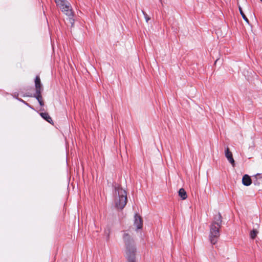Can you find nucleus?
<instances>
[{"instance_id": "0eeeda50", "label": "nucleus", "mask_w": 262, "mask_h": 262, "mask_svg": "<svg viewBox=\"0 0 262 262\" xmlns=\"http://www.w3.org/2000/svg\"><path fill=\"white\" fill-rule=\"evenodd\" d=\"M134 225L136 227L137 229H140L142 228L143 221L140 216L136 214L135 215Z\"/></svg>"}, {"instance_id": "4468645a", "label": "nucleus", "mask_w": 262, "mask_h": 262, "mask_svg": "<svg viewBox=\"0 0 262 262\" xmlns=\"http://www.w3.org/2000/svg\"><path fill=\"white\" fill-rule=\"evenodd\" d=\"M258 231L256 229H253L250 233V237L252 239H254L257 236V234L258 233Z\"/></svg>"}, {"instance_id": "9b49d317", "label": "nucleus", "mask_w": 262, "mask_h": 262, "mask_svg": "<svg viewBox=\"0 0 262 262\" xmlns=\"http://www.w3.org/2000/svg\"><path fill=\"white\" fill-rule=\"evenodd\" d=\"M178 193H179V196L181 197L182 200H185L187 199V194L186 191L185 190V189L184 188H182L180 189Z\"/></svg>"}, {"instance_id": "f3484780", "label": "nucleus", "mask_w": 262, "mask_h": 262, "mask_svg": "<svg viewBox=\"0 0 262 262\" xmlns=\"http://www.w3.org/2000/svg\"><path fill=\"white\" fill-rule=\"evenodd\" d=\"M127 261L128 262H136V260H135V258L128 259H127Z\"/></svg>"}, {"instance_id": "6ab92c4d", "label": "nucleus", "mask_w": 262, "mask_h": 262, "mask_svg": "<svg viewBox=\"0 0 262 262\" xmlns=\"http://www.w3.org/2000/svg\"><path fill=\"white\" fill-rule=\"evenodd\" d=\"M260 1L262 2V0H260Z\"/></svg>"}, {"instance_id": "7ed1b4c3", "label": "nucleus", "mask_w": 262, "mask_h": 262, "mask_svg": "<svg viewBox=\"0 0 262 262\" xmlns=\"http://www.w3.org/2000/svg\"><path fill=\"white\" fill-rule=\"evenodd\" d=\"M123 238L126 246L127 259L135 258L136 249L134 246L133 238L128 233H124Z\"/></svg>"}, {"instance_id": "39448f33", "label": "nucleus", "mask_w": 262, "mask_h": 262, "mask_svg": "<svg viewBox=\"0 0 262 262\" xmlns=\"http://www.w3.org/2000/svg\"><path fill=\"white\" fill-rule=\"evenodd\" d=\"M60 9L61 11L68 16L70 17L73 16V11L70 3H67L64 6L62 7Z\"/></svg>"}, {"instance_id": "f8f14e48", "label": "nucleus", "mask_w": 262, "mask_h": 262, "mask_svg": "<svg viewBox=\"0 0 262 262\" xmlns=\"http://www.w3.org/2000/svg\"><path fill=\"white\" fill-rule=\"evenodd\" d=\"M55 2L57 6L59 7L60 8L64 6L67 3H69L67 0H55Z\"/></svg>"}, {"instance_id": "1a4fd4ad", "label": "nucleus", "mask_w": 262, "mask_h": 262, "mask_svg": "<svg viewBox=\"0 0 262 262\" xmlns=\"http://www.w3.org/2000/svg\"><path fill=\"white\" fill-rule=\"evenodd\" d=\"M253 182V178L251 179L248 175L245 174L242 179V183L245 186H249Z\"/></svg>"}, {"instance_id": "6e6552de", "label": "nucleus", "mask_w": 262, "mask_h": 262, "mask_svg": "<svg viewBox=\"0 0 262 262\" xmlns=\"http://www.w3.org/2000/svg\"><path fill=\"white\" fill-rule=\"evenodd\" d=\"M35 93H41L42 90L40 79L39 76H36L35 79Z\"/></svg>"}, {"instance_id": "f03ea898", "label": "nucleus", "mask_w": 262, "mask_h": 262, "mask_svg": "<svg viewBox=\"0 0 262 262\" xmlns=\"http://www.w3.org/2000/svg\"><path fill=\"white\" fill-rule=\"evenodd\" d=\"M115 193L116 194L115 200V207L118 209L122 210L127 203V192L122 188L117 187L115 188Z\"/></svg>"}, {"instance_id": "aec40b11", "label": "nucleus", "mask_w": 262, "mask_h": 262, "mask_svg": "<svg viewBox=\"0 0 262 262\" xmlns=\"http://www.w3.org/2000/svg\"><path fill=\"white\" fill-rule=\"evenodd\" d=\"M160 1H161L162 0H160Z\"/></svg>"}, {"instance_id": "ddd939ff", "label": "nucleus", "mask_w": 262, "mask_h": 262, "mask_svg": "<svg viewBox=\"0 0 262 262\" xmlns=\"http://www.w3.org/2000/svg\"><path fill=\"white\" fill-rule=\"evenodd\" d=\"M35 97L38 100L39 104L41 106H43L44 105V103L42 100V97L41 96V93H35Z\"/></svg>"}, {"instance_id": "dca6fc26", "label": "nucleus", "mask_w": 262, "mask_h": 262, "mask_svg": "<svg viewBox=\"0 0 262 262\" xmlns=\"http://www.w3.org/2000/svg\"><path fill=\"white\" fill-rule=\"evenodd\" d=\"M142 13L144 16L145 19L146 21V22H148L149 20H150V18L149 16H148V15L144 11H142Z\"/></svg>"}, {"instance_id": "f257e3e1", "label": "nucleus", "mask_w": 262, "mask_h": 262, "mask_svg": "<svg viewBox=\"0 0 262 262\" xmlns=\"http://www.w3.org/2000/svg\"><path fill=\"white\" fill-rule=\"evenodd\" d=\"M221 214L218 213L214 216V220L210 226L209 239L212 244H215L220 237V229L222 223Z\"/></svg>"}, {"instance_id": "2eb2a0df", "label": "nucleus", "mask_w": 262, "mask_h": 262, "mask_svg": "<svg viewBox=\"0 0 262 262\" xmlns=\"http://www.w3.org/2000/svg\"><path fill=\"white\" fill-rule=\"evenodd\" d=\"M238 8H239V12H240V13L241 14V15L242 16L243 19L246 21H247V23H249V20H248V19L247 18V17H246V16L245 15V14H244V13L243 12V10H242V8L241 7V6H238Z\"/></svg>"}, {"instance_id": "a211bd4d", "label": "nucleus", "mask_w": 262, "mask_h": 262, "mask_svg": "<svg viewBox=\"0 0 262 262\" xmlns=\"http://www.w3.org/2000/svg\"><path fill=\"white\" fill-rule=\"evenodd\" d=\"M107 238H108V239L109 238V234L107 235Z\"/></svg>"}, {"instance_id": "423d86ee", "label": "nucleus", "mask_w": 262, "mask_h": 262, "mask_svg": "<svg viewBox=\"0 0 262 262\" xmlns=\"http://www.w3.org/2000/svg\"><path fill=\"white\" fill-rule=\"evenodd\" d=\"M225 156L228 161L234 167L235 165V161L233 158L232 153L230 151L229 147H227L225 150Z\"/></svg>"}, {"instance_id": "20e7f679", "label": "nucleus", "mask_w": 262, "mask_h": 262, "mask_svg": "<svg viewBox=\"0 0 262 262\" xmlns=\"http://www.w3.org/2000/svg\"><path fill=\"white\" fill-rule=\"evenodd\" d=\"M253 183L258 187L259 190H262V173L253 176Z\"/></svg>"}, {"instance_id": "9d476101", "label": "nucleus", "mask_w": 262, "mask_h": 262, "mask_svg": "<svg viewBox=\"0 0 262 262\" xmlns=\"http://www.w3.org/2000/svg\"><path fill=\"white\" fill-rule=\"evenodd\" d=\"M40 116L49 123H50L52 124H53V120L48 113H40Z\"/></svg>"}]
</instances>
